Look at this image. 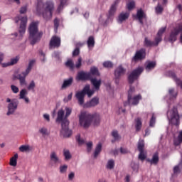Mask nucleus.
Returning a JSON list of instances; mask_svg holds the SVG:
<instances>
[{"mask_svg": "<svg viewBox=\"0 0 182 182\" xmlns=\"http://www.w3.org/2000/svg\"><path fill=\"white\" fill-rule=\"evenodd\" d=\"M43 0H37L36 12L39 16L41 15L46 22L52 19L53 11H55V4L52 1H47L43 4Z\"/></svg>", "mask_w": 182, "mask_h": 182, "instance_id": "obj_1", "label": "nucleus"}, {"mask_svg": "<svg viewBox=\"0 0 182 182\" xmlns=\"http://www.w3.org/2000/svg\"><path fill=\"white\" fill-rule=\"evenodd\" d=\"M79 120L80 126L84 127V129H87L92 123L93 126H99L100 124V115L82 112L79 117Z\"/></svg>", "mask_w": 182, "mask_h": 182, "instance_id": "obj_2", "label": "nucleus"}, {"mask_svg": "<svg viewBox=\"0 0 182 182\" xmlns=\"http://www.w3.org/2000/svg\"><path fill=\"white\" fill-rule=\"evenodd\" d=\"M28 32V39L31 45L33 46V45H36L38 42H41V39H42V36H43V33L39 31L38 28V23L32 22L29 26Z\"/></svg>", "mask_w": 182, "mask_h": 182, "instance_id": "obj_3", "label": "nucleus"}, {"mask_svg": "<svg viewBox=\"0 0 182 182\" xmlns=\"http://www.w3.org/2000/svg\"><path fill=\"white\" fill-rule=\"evenodd\" d=\"M70 114H72L71 108L65 107V116L61 123L62 129L60 131L63 137H70V136H72V131L69 129V119H68V117H69Z\"/></svg>", "mask_w": 182, "mask_h": 182, "instance_id": "obj_4", "label": "nucleus"}, {"mask_svg": "<svg viewBox=\"0 0 182 182\" xmlns=\"http://www.w3.org/2000/svg\"><path fill=\"white\" fill-rule=\"evenodd\" d=\"M93 93H95V92L90 90V87L89 85H86L82 91L77 92L75 94V97L78 100L79 105L82 106V105L85 103V96H86V95H87L88 97H90V96H92Z\"/></svg>", "mask_w": 182, "mask_h": 182, "instance_id": "obj_5", "label": "nucleus"}, {"mask_svg": "<svg viewBox=\"0 0 182 182\" xmlns=\"http://www.w3.org/2000/svg\"><path fill=\"white\" fill-rule=\"evenodd\" d=\"M167 117L171 124L174 126L180 125V115H178V111H177L176 107H173L172 109L168 111Z\"/></svg>", "mask_w": 182, "mask_h": 182, "instance_id": "obj_6", "label": "nucleus"}, {"mask_svg": "<svg viewBox=\"0 0 182 182\" xmlns=\"http://www.w3.org/2000/svg\"><path fill=\"white\" fill-rule=\"evenodd\" d=\"M33 65H35V60H31L28 63V66L26 68V71L21 73L18 76V79L20 82L21 86H25L26 85V76L31 73V70H32V68H33Z\"/></svg>", "mask_w": 182, "mask_h": 182, "instance_id": "obj_7", "label": "nucleus"}, {"mask_svg": "<svg viewBox=\"0 0 182 182\" xmlns=\"http://www.w3.org/2000/svg\"><path fill=\"white\" fill-rule=\"evenodd\" d=\"M133 90H134V88L130 87V89L128 91L127 102H125L124 103V106H127L128 105L129 106H137V104L139 103L140 100H141V95H136L134 97H132V92H133Z\"/></svg>", "mask_w": 182, "mask_h": 182, "instance_id": "obj_8", "label": "nucleus"}, {"mask_svg": "<svg viewBox=\"0 0 182 182\" xmlns=\"http://www.w3.org/2000/svg\"><path fill=\"white\" fill-rule=\"evenodd\" d=\"M144 70V68H143V67H138L132 70L128 76V82L129 85H133V83H134V80H137V79H139V77L141 73H143Z\"/></svg>", "mask_w": 182, "mask_h": 182, "instance_id": "obj_9", "label": "nucleus"}, {"mask_svg": "<svg viewBox=\"0 0 182 182\" xmlns=\"http://www.w3.org/2000/svg\"><path fill=\"white\" fill-rule=\"evenodd\" d=\"M8 105V112L6 113L7 116H11V114H14L15 113V110L18 109V105H19V101L16 99L11 100L10 98L6 99Z\"/></svg>", "mask_w": 182, "mask_h": 182, "instance_id": "obj_10", "label": "nucleus"}, {"mask_svg": "<svg viewBox=\"0 0 182 182\" xmlns=\"http://www.w3.org/2000/svg\"><path fill=\"white\" fill-rule=\"evenodd\" d=\"M178 33H182V23L177 24L176 26L173 28V31H171L168 39L169 42L174 43V42L177 41Z\"/></svg>", "mask_w": 182, "mask_h": 182, "instance_id": "obj_11", "label": "nucleus"}, {"mask_svg": "<svg viewBox=\"0 0 182 182\" xmlns=\"http://www.w3.org/2000/svg\"><path fill=\"white\" fill-rule=\"evenodd\" d=\"M17 18L18 20H16V23H18V21H21L18 32L21 37L20 38H22V36H23V35H25V32H26V23H28V17L18 16Z\"/></svg>", "mask_w": 182, "mask_h": 182, "instance_id": "obj_12", "label": "nucleus"}, {"mask_svg": "<svg viewBox=\"0 0 182 182\" xmlns=\"http://www.w3.org/2000/svg\"><path fill=\"white\" fill-rule=\"evenodd\" d=\"M60 37L53 36L49 43L50 49H55L60 47Z\"/></svg>", "mask_w": 182, "mask_h": 182, "instance_id": "obj_13", "label": "nucleus"}, {"mask_svg": "<svg viewBox=\"0 0 182 182\" xmlns=\"http://www.w3.org/2000/svg\"><path fill=\"white\" fill-rule=\"evenodd\" d=\"M146 58V49L141 48L139 50H137L132 58V62H138V60H143Z\"/></svg>", "mask_w": 182, "mask_h": 182, "instance_id": "obj_14", "label": "nucleus"}, {"mask_svg": "<svg viewBox=\"0 0 182 182\" xmlns=\"http://www.w3.org/2000/svg\"><path fill=\"white\" fill-rule=\"evenodd\" d=\"M99 105V97H94L90 101H87L86 103L82 105L84 109H90V107H96Z\"/></svg>", "mask_w": 182, "mask_h": 182, "instance_id": "obj_15", "label": "nucleus"}, {"mask_svg": "<svg viewBox=\"0 0 182 182\" xmlns=\"http://www.w3.org/2000/svg\"><path fill=\"white\" fill-rule=\"evenodd\" d=\"M92 75L90 73H86L85 71H80L77 73L76 79L77 80H90Z\"/></svg>", "mask_w": 182, "mask_h": 182, "instance_id": "obj_16", "label": "nucleus"}, {"mask_svg": "<svg viewBox=\"0 0 182 182\" xmlns=\"http://www.w3.org/2000/svg\"><path fill=\"white\" fill-rule=\"evenodd\" d=\"M126 73V69L122 65H119L114 70L115 79L122 77Z\"/></svg>", "mask_w": 182, "mask_h": 182, "instance_id": "obj_17", "label": "nucleus"}, {"mask_svg": "<svg viewBox=\"0 0 182 182\" xmlns=\"http://www.w3.org/2000/svg\"><path fill=\"white\" fill-rule=\"evenodd\" d=\"M90 80L92 86H94L95 90H99L100 89V86H102V79L97 80V77H91Z\"/></svg>", "mask_w": 182, "mask_h": 182, "instance_id": "obj_18", "label": "nucleus"}, {"mask_svg": "<svg viewBox=\"0 0 182 182\" xmlns=\"http://www.w3.org/2000/svg\"><path fill=\"white\" fill-rule=\"evenodd\" d=\"M156 66H157L156 61H147L145 64V69L146 72H150V70H153Z\"/></svg>", "mask_w": 182, "mask_h": 182, "instance_id": "obj_19", "label": "nucleus"}, {"mask_svg": "<svg viewBox=\"0 0 182 182\" xmlns=\"http://www.w3.org/2000/svg\"><path fill=\"white\" fill-rule=\"evenodd\" d=\"M159 154L157 153H155L153 156H152V159H146V161L148 163H150L151 165H154V166H157V164H159Z\"/></svg>", "mask_w": 182, "mask_h": 182, "instance_id": "obj_20", "label": "nucleus"}, {"mask_svg": "<svg viewBox=\"0 0 182 182\" xmlns=\"http://www.w3.org/2000/svg\"><path fill=\"white\" fill-rule=\"evenodd\" d=\"M143 18H146V14H144V11L141 9L137 11L136 12V19H138L139 22L141 23V25H143Z\"/></svg>", "mask_w": 182, "mask_h": 182, "instance_id": "obj_21", "label": "nucleus"}, {"mask_svg": "<svg viewBox=\"0 0 182 182\" xmlns=\"http://www.w3.org/2000/svg\"><path fill=\"white\" fill-rule=\"evenodd\" d=\"M73 83V77H70L68 80H64L63 83L61 86V89H67V87H70Z\"/></svg>", "mask_w": 182, "mask_h": 182, "instance_id": "obj_22", "label": "nucleus"}, {"mask_svg": "<svg viewBox=\"0 0 182 182\" xmlns=\"http://www.w3.org/2000/svg\"><path fill=\"white\" fill-rule=\"evenodd\" d=\"M129 16L130 14L129 13H121L118 16V22L122 23L124 21H126V19H129Z\"/></svg>", "mask_w": 182, "mask_h": 182, "instance_id": "obj_23", "label": "nucleus"}, {"mask_svg": "<svg viewBox=\"0 0 182 182\" xmlns=\"http://www.w3.org/2000/svg\"><path fill=\"white\" fill-rule=\"evenodd\" d=\"M117 8V1H114L113 4H112L109 11V18L113 16L114 14H116V10Z\"/></svg>", "mask_w": 182, "mask_h": 182, "instance_id": "obj_24", "label": "nucleus"}, {"mask_svg": "<svg viewBox=\"0 0 182 182\" xmlns=\"http://www.w3.org/2000/svg\"><path fill=\"white\" fill-rule=\"evenodd\" d=\"M144 46H145V48H152V46H155L154 41H151L150 39H149V38L145 37Z\"/></svg>", "mask_w": 182, "mask_h": 182, "instance_id": "obj_25", "label": "nucleus"}, {"mask_svg": "<svg viewBox=\"0 0 182 182\" xmlns=\"http://www.w3.org/2000/svg\"><path fill=\"white\" fill-rule=\"evenodd\" d=\"M64 116H65V111L63 109L58 110L56 122H62L63 123V120H65V118H63Z\"/></svg>", "mask_w": 182, "mask_h": 182, "instance_id": "obj_26", "label": "nucleus"}, {"mask_svg": "<svg viewBox=\"0 0 182 182\" xmlns=\"http://www.w3.org/2000/svg\"><path fill=\"white\" fill-rule=\"evenodd\" d=\"M67 2L68 0H60V4L58 6L57 8V12H58V14H60V12L63 11V8L65 7V5H66Z\"/></svg>", "mask_w": 182, "mask_h": 182, "instance_id": "obj_27", "label": "nucleus"}, {"mask_svg": "<svg viewBox=\"0 0 182 182\" xmlns=\"http://www.w3.org/2000/svg\"><path fill=\"white\" fill-rule=\"evenodd\" d=\"M18 61H19V56H16V58H12L10 62L6 64H4V66L5 68L8 66H12V65H16V63H18Z\"/></svg>", "mask_w": 182, "mask_h": 182, "instance_id": "obj_28", "label": "nucleus"}, {"mask_svg": "<svg viewBox=\"0 0 182 182\" xmlns=\"http://www.w3.org/2000/svg\"><path fill=\"white\" fill-rule=\"evenodd\" d=\"M16 164H18V154H14V156L10 159V166L16 167Z\"/></svg>", "mask_w": 182, "mask_h": 182, "instance_id": "obj_29", "label": "nucleus"}, {"mask_svg": "<svg viewBox=\"0 0 182 182\" xmlns=\"http://www.w3.org/2000/svg\"><path fill=\"white\" fill-rule=\"evenodd\" d=\"M50 161L53 162L54 164H56L59 162V157L56 155V152H51L50 155Z\"/></svg>", "mask_w": 182, "mask_h": 182, "instance_id": "obj_30", "label": "nucleus"}, {"mask_svg": "<svg viewBox=\"0 0 182 182\" xmlns=\"http://www.w3.org/2000/svg\"><path fill=\"white\" fill-rule=\"evenodd\" d=\"M90 75L92 76H100V73L99 72V69L96 67H92L90 71Z\"/></svg>", "mask_w": 182, "mask_h": 182, "instance_id": "obj_31", "label": "nucleus"}, {"mask_svg": "<svg viewBox=\"0 0 182 182\" xmlns=\"http://www.w3.org/2000/svg\"><path fill=\"white\" fill-rule=\"evenodd\" d=\"M87 45L88 48H95V37L92 36H90L87 41Z\"/></svg>", "mask_w": 182, "mask_h": 182, "instance_id": "obj_32", "label": "nucleus"}, {"mask_svg": "<svg viewBox=\"0 0 182 182\" xmlns=\"http://www.w3.org/2000/svg\"><path fill=\"white\" fill-rule=\"evenodd\" d=\"M141 126H142L141 119L139 117L136 118V125H135L136 132H140V130L141 129Z\"/></svg>", "mask_w": 182, "mask_h": 182, "instance_id": "obj_33", "label": "nucleus"}, {"mask_svg": "<svg viewBox=\"0 0 182 182\" xmlns=\"http://www.w3.org/2000/svg\"><path fill=\"white\" fill-rule=\"evenodd\" d=\"M100 151H102V143H99L95 148V151L94 152V157L95 159L99 156V154H100Z\"/></svg>", "mask_w": 182, "mask_h": 182, "instance_id": "obj_34", "label": "nucleus"}, {"mask_svg": "<svg viewBox=\"0 0 182 182\" xmlns=\"http://www.w3.org/2000/svg\"><path fill=\"white\" fill-rule=\"evenodd\" d=\"M137 149L139 151H144V140H142V139L139 140Z\"/></svg>", "mask_w": 182, "mask_h": 182, "instance_id": "obj_35", "label": "nucleus"}, {"mask_svg": "<svg viewBox=\"0 0 182 182\" xmlns=\"http://www.w3.org/2000/svg\"><path fill=\"white\" fill-rule=\"evenodd\" d=\"M156 14L158 15H161L163 14V11H164V9L162 6H161L160 3H158V5L155 8Z\"/></svg>", "mask_w": 182, "mask_h": 182, "instance_id": "obj_36", "label": "nucleus"}, {"mask_svg": "<svg viewBox=\"0 0 182 182\" xmlns=\"http://www.w3.org/2000/svg\"><path fill=\"white\" fill-rule=\"evenodd\" d=\"M63 156L65 160H70L72 159V155L70 154V151L68 149L63 150Z\"/></svg>", "mask_w": 182, "mask_h": 182, "instance_id": "obj_37", "label": "nucleus"}, {"mask_svg": "<svg viewBox=\"0 0 182 182\" xmlns=\"http://www.w3.org/2000/svg\"><path fill=\"white\" fill-rule=\"evenodd\" d=\"M65 66H67V68H69L70 70H73V69H75V63H73V61L72 60H68L65 63Z\"/></svg>", "mask_w": 182, "mask_h": 182, "instance_id": "obj_38", "label": "nucleus"}, {"mask_svg": "<svg viewBox=\"0 0 182 182\" xmlns=\"http://www.w3.org/2000/svg\"><path fill=\"white\" fill-rule=\"evenodd\" d=\"M112 137H114V140L115 141H117L120 140V139H121L120 135H119V132L116 130H114L112 132Z\"/></svg>", "mask_w": 182, "mask_h": 182, "instance_id": "obj_39", "label": "nucleus"}, {"mask_svg": "<svg viewBox=\"0 0 182 182\" xmlns=\"http://www.w3.org/2000/svg\"><path fill=\"white\" fill-rule=\"evenodd\" d=\"M102 65L103 67L107 69H112V68H113V63H112V61H105Z\"/></svg>", "mask_w": 182, "mask_h": 182, "instance_id": "obj_40", "label": "nucleus"}, {"mask_svg": "<svg viewBox=\"0 0 182 182\" xmlns=\"http://www.w3.org/2000/svg\"><path fill=\"white\" fill-rule=\"evenodd\" d=\"M107 168L112 170V168H114V161L113 159L109 160L107 164Z\"/></svg>", "mask_w": 182, "mask_h": 182, "instance_id": "obj_41", "label": "nucleus"}, {"mask_svg": "<svg viewBox=\"0 0 182 182\" xmlns=\"http://www.w3.org/2000/svg\"><path fill=\"white\" fill-rule=\"evenodd\" d=\"M26 95H28V91L26 89L21 90L19 93V99H25Z\"/></svg>", "mask_w": 182, "mask_h": 182, "instance_id": "obj_42", "label": "nucleus"}, {"mask_svg": "<svg viewBox=\"0 0 182 182\" xmlns=\"http://www.w3.org/2000/svg\"><path fill=\"white\" fill-rule=\"evenodd\" d=\"M163 41V37L161 36L157 35L155 38L154 46H159V43Z\"/></svg>", "mask_w": 182, "mask_h": 182, "instance_id": "obj_43", "label": "nucleus"}, {"mask_svg": "<svg viewBox=\"0 0 182 182\" xmlns=\"http://www.w3.org/2000/svg\"><path fill=\"white\" fill-rule=\"evenodd\" d=\"M39 133L42 134V136H48L49 133L48 132V129L45 127H42L39 129Z\"/></svg>", "mask_w": 182, "mask_h": 182, "instance_id": "obj_44", "label": "nucleus"}, {"mask_svg": "<svg viewBox=\"0 0 182 182\" xmlns=\"http://www.w3.org/2000/svg\"><path fill=\"white\" fill-rule=\"evenodd\" d=\"M146 154H144V151H139V159L141 161H144L146 160Z\"/></svg>", "mask_w": 182, "mask_h": 182, "instance_id": "obj_45", "label": "nucleus"}, {"mask_svg": "<svg viewBox=\"0 0 182 182\" xmlns=\"http://www.w3.org/2000/svg\"><path fill=\"white\" fill-rule=\"evenodd\" d=\"M154 124H156V116L154 114L150 119L149 126L150 127H154Z\"/></svg>", "mask_w": 182, "mask_h": 182, "instance_id": "obj_46", "label": "nucleus"}, {"mask_svg": "<svg viewBox=\"0 0 182 182\" xmlns=\"http://www.w3.org/2000/svg\"><path fill=\"white\" fill-rule=\"evenodd\" d=\"M167 75L169 77H171L172 79H173V80H175L177 78V75H176V73H174L173 71H168Z\"/></svg>", "mask_w": 182, "mask_h": 182, "instance_id": "obj_47", "label": "nucleus"}, {"mask_svg": "<svg viewBox=\"0 0 182 182\" xmlns=\"http://www.w3.org/2000/svg\"><path fill=\"white\" fill-rule=\"evenodd\" d=\"M127 6L129 11H132V9H134V6H136V4L134 1H130L127 4Z\"/></svg>", "mask_w": 182, "mask_h": 182, "instance_id": "obj_48", "label": "nucleus"}, {"mask_svg": "<svg viewBox=\"0 0 182 182\" xmlns=\"http://www.w3.org/2000/svg\"><path fill=\"white\" fill-rule=\"evenodd\" d=\"M68 171V165H63L60 166V173L63 174Z\"/></svg>", "mask_w": 182, "mask_h": 182, "instance_id": "obj_49", "label": "nucleus"}, {"mask_svg": "<svg viewBox=\"0 0 182 182\" xmlns=\"http://www.w3.org/2000/svg\"><path fill=\"white\" fill-rule=\"evenodd\" d=\"M11 92H13V93H14L16 95V93H19V87H18L16 85H11Z\"/></svg>", "mask_w": 182, "mask_h": 182, "instance_id": "obj_50", "label": "nucleus"}, {"mask_svg": "<svg viewBox=\"0 0 182 182\" xmlns=\"http://www.w3.org/2000/svg\"><path fill=\"white\" fill-rule=\"evenodd\" d=\"M168 93L172 97H177V92L174 91V88L169 89Z\"/></svg>", "mask_w": 182, "mask_h": 182, "instance_id": "obj_51", "label": "nucleus"}, {"mask_svg": "<svg viewBox=\"0 0 182 182\" xmlns=\"http://www.w3.org/2000/svg\"><path fill=\"white\" fill-rule=\"evenodd\" d=\"M131 168H132L133 171H136V173L139 171V165L134 162L131 163Z\"/></svg>", "mask_w": 182, "mask_h": 182, "instance_id": "obj_52", "label": "nucleus"}, {"mask_svg": "<svg viewBox=\"0 0 182 182\" xmlns=\"http://www.w3.org/2000/svg\"><path fill=\"white\" fill-rule=\"evenodd\" d=\"M76 141H77L78 144L82 145L85 144V140L80 139V134H77L75 137Z\"/></svg>", "mask_w": 182, "mask_h": 182, "instance_id": "obj_53", "label": "nucleus"}, {"mask_svg": "<svg viewBox=\"0 0 182 182\" xmlns=\"http://www.w3.org/2000/svg\"><path fill=\"white\" fill-rule=\"evenodd\" d=\"M86 144H87V151H88V153H90V151H92V149L93 147V142L90 141V142L87 143Z\"/></svg>", "mask_w": 182, "mask_h": 182, "instance_id": "obj_54", "label": "nucleus"}, {"mask_svg": "<svg viewBox=\"0 0 182 182\" xmlns=\"http://www.w3.org/2000/svg\"><path fill=\"white\" fill-rule=\"evenodd\" d=\"M19 150L22 153H23L24 151H28V150H29V146L26 145H22L19 147Z\"/></svg>", "mask_w": 182, "mask_h": 182, "instance_id": "obj_55", "label": "nucleus"}, {"mask_svg": "<svg viewBox=\"0 0 182 182\" xmlns=\"http://www.w3.org/2000/svg\"><path fill=\"white\" fill-rule=\"evenodd\" d=\"M35 86H36L35 81L32 80L28 86V90H33L35 89Z\"/></svg>", "mask_w": 182, "mask_h": 182, "instance_id": "obj_56", "label": "nucleus"}, {"mask_svg": "<svg viewBox=\"0 0 182 182\" xmlns=\"http://www.w3.org/2000/svg\"><path fill=\"white\" fill-rule=\"evenodd\" d=\"M59 22H60V21L58 20V18H55L54 19V29H55V31H58V28H59Z\"/></svg>", "mask_w": 182, "mask_h": 182, "instance_id": "obj_57", "label": "nucleus"}, {"mask_svg": "<svg viewBox=\"0 0 182 182\" xmlns=\"http://www.w3.org/2000/svg\"><path fill=\"white\" fill-rule=\"evenodd\" d=\"M166 27L161 28V29L159 30L157 35L159 36L163 37V33H164L166 32Z\"/></svg>", "mask_w": 182, "mask_h": 182, "instance_id": "obj_58", "label": "nucleus"}, {"mask_svg": "<svg viewBox=\"0 0 182 182\" xmlns=\"http://www.w3.org/2000/svg\"><path fill=\"white\" fill-rule=\"evenodd\" d=\"M178 143L177 144V142H175V145L176 146H178V144H180V143H182V131H181L179 132V134L178 136Z\"/></svg>", "mask_w": 182, "mask_h": 182, "instance_id": "obj_59", "label": "nucleus"}, {"mask_svg": "<svg viewBox=\"0 0 182 182\" xmlns=\"http://www.w3.org/2000/svg\"><path fill=\"white\" fill-rule=\"evenodd\" d=\"M80 66H82V58L81 57H80L78 58L77 62L75 65V68H76V69H79V68H80Z\"/></svg>", "mask_w": 182, "mask_h": 182, "instance_id": "obj_60", "label": "nucleus"}, {"mask_svg": "<svg viewBox=\"0 0 182 182\" xmlns=\"http://www.w3.org/2000/svg\"><path fill=\"white\" fill-rule=\"evenodd\" d=\"M26 11H28V7H26V6H24L20 9V14H26Z\"/></svg>", "mask_w": 182, "mask_h": 182, "instance_id": "obj_61", "label": "nucleus"}, {"mask_svg": "<svg viewBox=\"0 0 182 182\" xmlns=\"http://www.w3.org/2000/svg\"><path fill=\"white\" fill-rule=\"evenodd\" d=\"M175 82H176L177 86H179L181 87V89H182V81H181V80H180L178 78H176L175 80Z\"/></svg>", "mask_w": 182, "mask_h": 182, "instance_id": "obj_62", "label": "nucleus"}, {"mask_svg": "<svg viewBox=\"0 0 182 182\" xmlns=\"http://www.w3.org/2000/svg\"><path fill=\"white\" fill-rule=\"evenodd\" d=\"M175 82H176L177 86H179L181 87V89H182V81H181V80H180L178 78H176L175 80Z\"/></svg>", "mask_w": 182, "mask_h": 182, "instance_id": "obj_63", "label": "nucleus"}, {"mask_svg": "<svg viewBox=\"0 0 182 182\" xmlns=\"http://www.w3.org/2000/svg\"><path fill=\"white\" fill-rule=\"evenodd\" d=\"M79 53H80V50L77 48L73 50V56H78Z\"/></svg>", "mask_w": 182, "mask_h": 182, "instance_id": "obj_64", "label": "nucleus"}]
</instances>
